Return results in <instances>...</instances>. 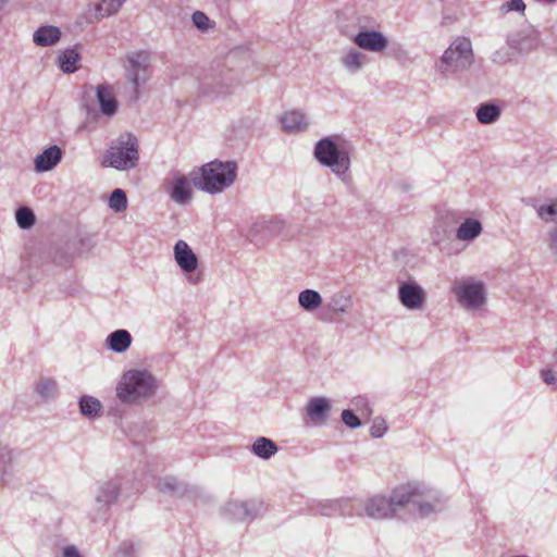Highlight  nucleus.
Masks as SVG:
<instances>
[{"label": "nucleus", "mask_w": 557, "mask_h": 557, "mask_svg": "<svg viewBox=\"0 0 557 557\" xmlns=\"http://www.w3.org/2000/svg\"><path fill=\"white\" fill-rule=\"evenodd\" d=\"M352 146L341 136H327L319 139L313 148L314 159L341 181L346 182L351 166Z\"/></svg>", "instance_id": "obj_1"}, {"label": "nucleus", "mask_w": 557, "mask_h": 557, "mask_svg": "<svg viewBox=\"0 0 557 557\" xmlns=\"http://www.w3.org/2000/svg\"><path fill=\"white\" fill-rule=\"evenodd\" d=\"M159 382L148 370L131 369L124 372L116 385V397L123 404H140L153 397Z\"/></svg>", "instance_id": "obj_2"}, {"label": "nucleus", "mask_w": 557, "mask_h": 557, "mask_svg": "<svg viewBox=\"0 0 557 557\" xmlns=\"http://www.w3.org/2000/svg\"><path fill=\"white\" fill-rule=\"evenodd\" d=\"M237 163L235 161L213 160L203 164L198 173L191 174L195 187L214 195L228 188L236 180Z\"/></svg>", "instance_id": "obj_3"}, {"label": "nucleus", "mask_w": 557, "mask_h": 557, "mask_svg": "<svg viewBox=\"0 0 557 557\" xmlns=\"http://www.w3.org/2000/svg\"><path fill=\"white\" fill-rule=\"evenodd\" d=\"M242 75L238 71L226 65L210 69L199 78L198 91L200 96L210 99L226 97L240 85Z\"/></svg>", "instance_id": "obj_4"}, {"label": "nucleus", "mask_w": 557, "mask_h": 557, "mask_svg": "<svg viewBox=\"0 0 557 557\" xmlns=\"http://www.w3.org/2000/svg\"><path fill=\"white\" fill-rule=\"evenodd\" d=\"M138 160V140L134 135L126 133L109 147L101 164L119 171H126L134 169Z\"/></svg>", "instance_id": "obj_5"}, {"label": "nucleus", "mask_w": 557, "mask_h": 557, "mask_svg": "<svg viewBox=\"0 0 557 557\" xmlns=\"http://www.w3.org/2000/svg\"><path fill=\"white\" fill-rule=\"evenodd\" d=\"M455 295L459 306L471 315L483 311L487 304V292L481 281L467 277L455 285Z\"/></svg>", "instance_id": "obj_6"}, {"label": "nucleus", "mask_w": 557, "mask_h": 557, "mask_svg": "<svg viewBox=\"0 0 557 557\" xmlns=\"http://www.w3.org/2000/svg\"><path fill=\"white\" fill-rule=\"evenodd\" d=\"M150 57L146 51L129 52L125 57L124 70L127 79L137 91L140 84L149 79Z\"/></svg>", "instance_id": "obj_7"}, {"label": "nucleus", "mask_w": 557, "mask_h": 557, "mask_svg": "<svg viewBox=\"0 0 557 557\" xmlns=\"http://www.w3.org/2000/svg\"><path fill=\"white\" fill-rule=\"evenodd\" d=\"M398 299L408 310H421L426 302V293L416 281H400L398 282Z\"/></svg>", "instance_id": "obj_8"}, {"label": "nucleus", "mask_w": 557, "mask_h": 557, "mask_svg": "<svg viewBox=\"0 0 557 557\" xmlns=\"http://www.w3.org/2000/svg\"><path fill=\"white\" fill-rule=\"evenodd\" d=\"M424 490L422 488V484L418 483H408L400 486L395 487L391 496L388 497L394 515H398V510L400 508L412 506L414 507L416 502L419 500V496H423Z\"/></svg>", "instance_id": "obj_9"}, {"label": "nucleus", "mask_w": 557, "mask_h": 557, "mask_svg": "<svg viewBox=\"0 0 557 557\" xmlns=\"http://www.w3.org/2000/svg\"><path fill=\"white\" fill-rule=\"evenodd\" d=\"M453 215L449 209H436L431 238L434 245L441 250L449 247L451 234Z\"/></svg>", "instance_id": "obj_10"}, {"label": "nucleus", "mask_w": 557, "mask_h": 557, "mask_svg": "<svg viewBox=\"0 0 557 557\" xmlns=\"http://www.w3.org/2000/svg\"><path fill=\"white\" fill-rule=\"evenodd\" d=\"M356 515L366 516L374 520H383L395 517L388 497L383 495H374L366 499L362 504V511H357Z\"/></svg>", "instance_id": "obj_11"}, {"label": "nucleus", "mask_w": 557, "mask_h": 557, "mask_svg": "<svg viewBox=\"0 0 557 557\" xmlns=\"http://www.w3.org/2000/svg\"><path fill=\"white\" fill-rule=\"evenodd\" d=\"M422 488L424 490V494L423 496H419V500L416 502L413 508L420 518H425L434 512L442 510L445 500L438 491L423 484Z\"/></svg>", "instance_id": "obj_12"}, {"label": "nucleus", "mask_w": 557, "mask_h": 557, "mask_svg": "<svg viewBox=\"0 0 557 557\" xmlns=\"http://www.w3.org/2000/svg\"><path fill=\"white\" fill-rule=\"evenodd\" d=\"M352 41L360 49L375 53L383 52L388 46L387 37L379 30H360Z\"/></svg>", "instance_id": "obj_13"}, {"label": "nucleus", "mask_w": 557, "mask_h": 557, "mask_svg": "<svg viewBox=\"0 0 557 557\" xmlns=\"http://www.w3.org/2000/svg\"><path fill=\"white\" fill-rule=\"evenodd\" d=\"M166 191L170 198L177 205H186L191 199L190 181L183 174L176 172L166 183Z\"/></svg>", "instance_id": "obj_14"}, {"label": "nucleus", "mask_w": 557, "mask_h": 557, "mask_svg": "<svg viewBox=\"0 0 557 557\" xmlns=\"http://www.w3.org/2000/svg\"><path fill=\"white\" fill-rule=\"evenodd\" d=\"M258 510L256 500H231L223 507V513L230 520L247 521L255 518Z\"/></svg>", "instance_id": "obj_15"}, {"label": "nucleus", "mask_w": 557, "mask_h": 557, "mask_svg": "<svg viewBox=\"0 0 557 557\" xmlns=\"http://www.w3.org/2000/svg\"><path fill=\"white\" fill-rule=\"evenodd\" d=\"M474 60L471 40L467 37L455 39V73L468 71Z\"/></svg>", "instance_id": "obj_16"}, {"label": "nucleus", "mask_w": 557, "mask_h": 557, "mask_svg": "<svg viewBox=\"0 0 557 557\" xmlns=\"http://www.w3.org/2000/svg\"><path fill=\"white\" fill-rule=\"evenodd\" d=\"M121 493L119 480H109L100 483L95 494V502L98 510H104L115 503Z\"/></svg>", "instance_id": "obj_17"}, {"label": "nucleus", "mask_w": 557, "mask_h": 557, "mask_svg": "<svg viewBox=\"0 0 557 557\" xmlns=\"http://www.w3.org/2000/svg\"><path fill=\"white\" fill-rule=\"evenodd\" d=\"M281 124L286 133L298 134L309 128L310 119L305 111L293 109L282 114Z\"/></svg>", "instance_id": "obj_18"}, {"label": "nucleus", "mask_w": 557, "mask_h": 557, "mask_svg": "<svg viewBox=\"0 0 557 557\" xmlns=\"http://www.w3.org/2000/svg\"><path fill=\"white\" fill-rule=\"evenodd\" d=\"M174 260L184 273H193L198 267V258L185 240H177L174 245Z\"/></svg>", "instance_id": "obj_19"}, {"label": "nucleus", "mask_w": 557, "mask_h": 557, "mask_svg": "<svg viewBox=\"0 0 557 557\" xmlns=\"http://www.w3.org/2000/svg\"><path fill=\"white\" fill-rule=\"evenodd\" d=\"M127 0H100L89 4L87 10V20L96 23L104 17L115 14Z\"/></svg>", "instance_id": "obj_20"}, {"label": "nucleus", "mask_w": 557, "mask_h": 557, "mask_svg": "<svg viewBox=\"0 0 557 557\" xmlns=\"http://www.w3.org/2000/svg\"><path fill=\"white\" fill-rule=\"evenodd\" d=\"M282 228L281 222L260 220L251 225L247 236L250 242L258 243L265 237L278 235Z\"/></svg>", "instance_id": "obj_21"}, {"label": "nucleus", "mask_w": 557, "mask_h": 557, "mask_svg": "<svg viewBox=\"0 0 557 557\" xmlns=\"http://www.w3.org/2000/svg\"><path fill=\"white\" fill-rule=\"evenodd\" d=\"M96 97L100 107V112L106 116H113L117 111V101L113 94V88L107 84H100L96 88Z\"/></svg>", "instance_id": "obj_22"}, {"label": "nucleus", "mask_w": 557, "mask_h": 557, "mask_svg": "<svg viewBox=\"0 0 557 557\" xmlns=\"http://www.w3.org/2000/svg\"><path fill=\"white\" fill-rule=\"evenodd\" d=\"M62 158V150L59 146L52 145L45 149L35 159V171L38 173L51 171L58 165Z\"/></svg>", "instance_id": "obj_23"}, {"label": "nucleus", "mask_w": 557, "mask_h": 557, "mask_svg": "<svg viewBox=\"0 0 557 557\" xmlns=\"http://www.w3.org/2000/svg\"><path fill=\"white\" fill-rule=\"evenodd\" d=\"M306 410L313 422L323 424L329 419L331 404L325 397H314L309 400Z\"/></svg>", "instance_id": "obj_24"}, {"label": "nucleus", "mask_w": 557, "mask_h": 557, "mask_svg": "<svg viewBox=\"0 0 557 557\" xmlns=\"http://www.w3.org/2000/svg\"><path fill=\"white\" fill-rule=\"evenodd\" d=\"M132 342L131 333L127 330L119 329L107 336L106 346L116 354H123L131 347Z\"/></svg>", "instance_id": "obj_25"}, {"label": "nucleus", "mask_w": 557, "mask_h": 557, "mask_svg": "<svg viewBox=\"0 0 557 557\" xmlns=\"http://www.w3.org/2000/svg\"><path fill=\"white\" fill-rule=\"evenodd\" d=\"M61 38V30L57 26H40L33 34L34 42L39 47H49L57 44Z\"/></svg>", "instance_id": "obj_26"}, {"label": "nucleus", "mask_w": 557, "mask_h": 557, "mask_svg": "<svg viewBox=\"0 0 557 557\" xmlns=\"http://www.w3.org/2000/svg\"><path fill=\"white\" fill-rule=\"evenodd\" d=\"M367 62V55L356 48H349L341 58L342 65L350 74L358 73Z\"/></svg>", "instance_id": "obj_27"}, {"label": "nucleus", "mask_w": 557, "mask_h": 557, "mask_svg": "<svg viewBox=\"0 0 557 557\" xmlns=\"http://www.w3.org/2000/svg\"><path fill=\"white\" fill-rule=\"evenodd\" d=\"M482 224L476 219H466L457 228L456 237L460 240L472 242L482 233Z\"/></svg>", "instance_id": "obj_28"}, {"label": "nucleus", "mask_w": 557, "mask_h": 557, "mask_svg": "<svg viewBox=\"0 0 557 557\" xmlns=\"http://www.w3.org/2000/svg\"><path fill=\"white\" fill-rule=\"evenodd\" d=\"M250 450L257 457L268 460L277 453L278 447L272 440L260 436L252 443Z\"/></svg>", "instance_id": "obj_29"}, {"label": "nucleus", "mask_w": 557, "mask_h": 557, "mask_svg": "<svg viewBox=\"0 0 557 557\" xmlns=\"http://www.w3.org/2000/svg\"><path fill=\"white\" fill-rule=\"evenodd\" d=\"M475 115L481 124H493L500 117L502 109L496 103L484 102L476 108Z\"/></svg>", "instance_id": "obj_30"}, {"label": "nucleus", "mask_w": 557, "mask_h": 557, "mask_svg": "<svg viewBox=\"0 0 557 557\" xmlns=\"http://www.w3.org/2000/svg\"><path fill=\"white\" fill-rule=\"evenodd\" d=\"M78 406L81 413L88 419H95L102 414V404L94 396L83 395L78 400Z\"/></svg>", "instance_id": "obj_31"}, {"label": "nucleus", "mask_w": 557, "mask_h": 557, "mask_svg": "<svg viewBox=\"0 0 557 557\" xmlns=\"http://www.w3.org/2000/svg\"><path fill=\"white\" fill-rule=\"evenodd\" d=\"M79 52L74 48L65 49L58 58V64L63 73H74L78 70Z\"/></svg>", "instance_id": "obj_32"}, {"label": "nucleus", "mask_w": 557, "mask_h": 557, "mask_svg": "<svg viewBox=\"0 0 557 557\" xmlns=\"http://www.w3.org/2000/svg\"><path fill=\"white\" fill-rule=\"evenodd\" d=\"M157 488L162 493H168L173 496H182L186 492L185 484L180 482L174 476H165L159 479Z\"/></svg>", "instance_id": "obj_33"}, {"label": "nucleus", "mask_w": 557, "mask_h": 557, "mask_svg": "<svg viewBox=\"0 0 557 557\" xmlns=\"http://www.w3.org/2000/svg\"><path fill=\"white\" fill-rule=\"evenodd\" d=\"M299 306L306 311H314L322 304L321 295L314 289H305L298 295Z\"/></svg>", "instance_id": "obj_34"}, {"label": "nucleus", "mask_w": 557, "mask_h": 557, "mask_svg": "<svg viewBox=\"0 0 557 557\" xmlns=\"http://www.w3.org/2000/svg\"><path fill=\"white\" fill-rule=\"evenodd\" d=\"M13 451L7 446H0V485L8 482L13 466Z\"/></svg>", "instance_id": "obj_35"}, {"label": "nucleus", "mask_w": 557, "mask_h": 557, "mask_svg": "<svg viewBox=\"0 0 557 557\" xmlns=\"http://www.w3.org/2000/svg\"><path fill=\"white\" fill-rule=\"evenodd\" d=\"M317 513L324 517L346 515L344 505L341 500H325L320 503L317 507Z\"/></svg>", "instance_id": "obj_36"}, {"label": "nucleus", "mask_w": 557, "mask_h": 557, "mask_svg": "<svg viewBox=\"0 0 557 557\" xmlns=\"http://www.w3.org/2000/svg\"><path fill=\"white\" fill-rule=\"evenodd\" d=\"M507 42L510 48L518 50L519 52H527L533 48L532 38L529 35L522 33L510 36Z\"/></svg>", "instance_id": "obj_37"}, {"label": "nucleus", "mask_w": 557, "mask_h": 557, "mask_svg": "<svg viewBox=\"0 0 557 557\" xmlns=\"http://www.w3.org/2000/svg\"><path fill=\"white\" fill-rule=\"evenodd\" d=\"M15 220L21 228L27 230L35 224L36 218L32 209L28 207H21L15 212Z\"/></svg>", "instance_id": "obj_38"}, {"label": "nucleus", "mask_w": 557, "mask_h": 557, "mask_svg": "<svg viewBox=\"0 0 557 557\" xmlns=\"http://www.w3.org/2000/svg\"><path fill=\"white\" fill-rule=\"evenodd\" d=\"M37 393L45 399H51L57 395L58 384L51 379H41L36 385Z\"/></svg>", "instance_id": "obj_39"}, {"label": "nucleus", "mask_w": 557, "mask_h": 557, "mask_svg": "<svg viewBox=\"0 0 557 557\" xmlns=\"http://www.w3.org/2000/svg\"><path fill=\"white\" fill-rule=\"evenodd\" d=\"M109 207L114 212H122L127 207V197L123 189L116 188L109 198Z\"/></svg>", "instance_id": "obj_40"}, {"label": "nucleus", "mask_w": 557, "mask_h": 557, "mask_svg": "<svg viewBox=\"0 0 557 557\" xmlns=\"http://www.w3.org/2000/svg\"><path fill=\"white\" fill-rule=\"evenodd\" d=\"M351 305V299L345 294H336L331 298L329 307L336 313H345Z\"/></svg>", "instance_id": "obj_41"}, {"label": "nucleus", "mask_w": 557, "mask_h": 557, "mask_svg": "<svg viewBox=\"0 0 557 557\" xmlns=\"http://www.w3.org/2000/svg\"><path fill=\"white\" fill-rule=\"evenodd\" d=\"M539 216L546 222L557 221V198L548 205H542L537 208Z\"/></svg>", "instance_id": "obj_42"}, {"label": "nucleus", "mask_w": 557, "mask_h": 557, "mask_svg": "<svg viewBox=\"0 0 557 557\" xmlns=\"http://www.w3.org/2000/svg\"><path fill=\"white\" fill-rule=\"evenodd\" d=\"M453 63V44L448 46L442 55L441 60L436 63V69L442 74H447L449 72L450 65Z\"/></svg>", "instance_id": "obj_43"}, {"label": "nucleus", "mask_w": 557, "mask_h": 557, "mask_svg": "<svg viewBox=\"0 0 557 557\" xmlns=\"http://www.w3.org/2000/svg\"><path fill=\"white\" fill-rule=\"evenodd\" d=\"M193 24L200 30H208L210 28V20L208 15L201 11H196L191 15Z\"/></svg>", "instance_id": "obj_44"}, {"label": "nucleus", "mask_w": 557, "mask_h": 557, "mask_svg": "<svg viewBox=\"0 0 557 557\" xmlns=\"http://www.w3.org/2000/svg\"><path fill=\"white\" fill-rule=\"evenodd\" d=\"M387 431V424L384 419L376 418L373 421V424L370 428V434L374 438L382 437Z\"/></svg>", "instance_id": "obj_45"}, {"label": "nucleus", "mask_w": 557, "mask_h": 557, "mask_svg": "<svg viewBox=\"0 0 557 557\" xmlns=\"http://www.w3.org/2000/svg\"><path fill=\"white\" fill-rule=\"evenodd\" d=\"M342 421L350 429H356L361 425L360 419L349 409L342 411Z\"/></svg>", "instance_id": "obj_46"}, {"label": "nucleus", "mask_w": 557, "mask_h": 557, "mask_svg": "<svg viewBox=\"0 0 557 557\" xmlns=\"http://www.w3.org/2000/svg\"><path fill=\"white\" fill-rule=\"evenodd\" d=\"M525 10V3L523 0H510L502 4L500 11L504 13L516 11L523 13Z\"/></svg>", "instance_id": "obj_47"}, {"label": "nucleus", "mask_w": 557, "mask_h": 557, "mask_svg": "<svg viewBox=\"0 0 557 557\" xmlns=\"http://www.w3.org/2000/svg\"><path fill=\"white\" fill-rule=\"evenodd\" d=\"M547 247L552 256L557 258V225L547 233Z\"/></svg>", "instance_id": "obj_48"}, {"label": "nucleus", "mask_w": 557, "mask_h": 557, "mask_svg": "<svg viewBox=\"0 0 557 557\" xmlns=\"http://www.w3.org/2000/svg\"><path fill=\"white\" fill-rule=\"evenodd\" d=\"M134 545L128 542L122 543L117 550L114 553L113 557H133L134 556Z\"/></svg>", "instance_id": "obj_49"}, {"label": "nucleus", "mask_w": 557, "mask_h": 557, "mask_svg": "<svg viewBox=\"0 0 557 557\" xmlns=\"http://www.w3.org/2000/svg\"><path fill=\"white\" fill-rule=\"evenodd\" d=\"M542 380L547 384L554 386L557 389V374L552 369H543L541 371Z\"/></svg>", "instance_id": "obj_50"}, {"label": "nucleus", "mask_w": 557, "mask_h": 557, "mask_svg": "<svg viewBox=\"0 0 557 557\" xmlns=\"http://www.w3.org/2000/svg\"><path fill=\"white\" fill-rule=\"evenodd\" d=\"M62 556L63 557H82V555L78 552V549L76 547H74V546L65 547L63 549Z\"/></svg>", "instance_id": "obj_51"}, {"label": "nucleus", "mask_w": 557, "mask_h": 557, "mask_svg": "<svg viewBox=\"0 0 557 557\" xmlns=\"http://www.w3.org/2000/svg\"><path fill=\"white\" fill-rule=\"evenodd\" d=\"M354 404H355V406H356V407H358V408H359V407H364V408H367V409H368V407H369V401L367 400V398H364V397H360V396H359V397H357V398H355Z\"/></svg>", "instance_id": "obj_52"}, {"label": "nucleus", "mask_w": 557, "mask_h": 557, "mask_svg": "<svg viewBox=\"0 0 557 557\" xmlns=\"http://www.w3.org/2000/svg\"><path fill=\"white\" fill-rule=\"evenodd\" d=\"M188 281H189V283H191V284H197V283L199 282V276H196V277H195V276L190 275V276L188 277Z\"/></svg>", "instance_id": "obj_53"}, {"label": "nucleus", "mask_w": 557, "mask_h": 557, "mask_svg": "<svg viewBox=\"0 0 557 557\" xmlns=\"http://www.w3.org/2000/svg\"><path fill=\"white\" fill-rule=\"evenodd\" d=\"M544 1H545V2H547V3H553V2H555L556 0H544Z\"/></svg>", "instance_id": "obj_54"}, {"label": "nucleus", "mask_w": 557, "mask_h": 557, "mask_svg": "<svg viewBox=\"0 0 557 557\" xmlns=\"http://www.w3.org/2000/svg\"><path fill=\"white\" fill-rule=\"evenodd\" d=\"M554 358H555V359H556V361H557V348H556V350H555V352H554Z\"/></svg>", "instance_id": "obj_55"}]
</instances>
